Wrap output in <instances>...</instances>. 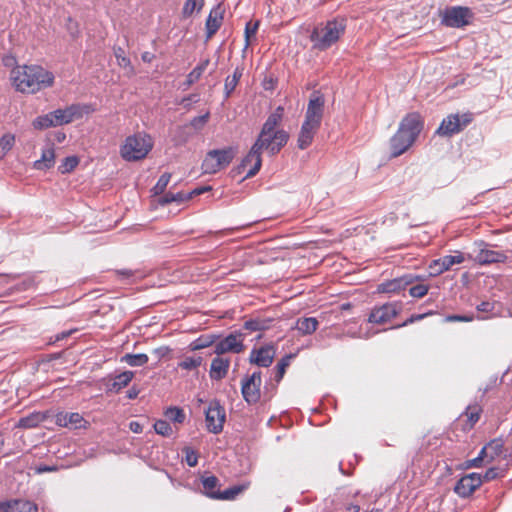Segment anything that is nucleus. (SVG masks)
Here are the masks:
<instances>
[{
  "label": "nucleus",
  "instance_id": "f257e3e1",
  "mask_svg": "<svg viewBox=\"0 0 512 512\" xmlns=\"http://www.w3.org/2000/svg\"><path fill=\"white\" fill-rule=\"evenodd\" d=\"M11 80L17 91L34 94L54 84L52 72L38 65L16 66L11 71Z\"/></svg>",
  "mask_w": 512,
  "mask_h": 512
},
{
  "label": "nucleus",
  "instance_id": "f03ea898",
  "mask_svg": "<svg viewBox=\"0 0 512 512\" xmlns=\"http://www.w3.org/2000/svg\"><path fill=\"white\" fill-rule=\"evenodd\" d=\"M424 127V121L418 112L408 113L399 123V127L389 140L390 155L399 157L408 151Z\"/></svg>",
  "mask_w": 512,
  "mask_h": 512
},
{
  "label": "nucleus",
  "instance_id": "7ed1b4c3",
  "mask_svg": "<svg viewBox=\"0 0 512 512\" xmlns=\"http://www.w3.org/2000/svg\"><path fill=\"white\" fill-rule=\"evenodd\" d=\"M284 115V108L277 107L266 119L262 129L254 142L261 150H266L271 155H275L287 144L289 134L283 129H277Z\"/></svg>",
  "mask_w": 512,
  "mask_h": 512
},
{
  "label": "nucleus",
  "instance_id": "20e7f679",
  "mask_svg": "<svg viewBox=\"0 0 512 512\" xmlns=\"http://www.w3.org/2000/svg\"><path fill=\"white\" fill-rule=\"evenodd\" d=\"M324 105V96L317 91L313 92L307 105L305 119L298 134L297 146L301 150L308 148L312 144L314 136L321 126Z\"/></svg>",
  "mask_w": 512,
  "mask_h": 512
},
{
  "label": "nucleus",
  "instance_id": "39448f33",
  "mask_svg": "<svg viewBox=\"0 0 512 512\" xmlns=\"http://www.w3.org/2000/svg\"><path fill=\"white\" fill-rule=\"evenodd\" d=\"M154 146L152 136L144 131L125 138L120 146V156L127 162H136L147 157Z\"/></svg>",
  "mask_w": 512,
  "mask_h": 512
},
{
  "label": "nucleus",
  "instance_id": "423d86ee",
  "mask_svg": "<svg viewBox=\"0 0 512 512\" xmlns=\"http://www.w3.org/2000/svg\"><path fill=\"white\" fill-rule=\"evenodd\" d=\"M345 29L346 24L343 19H333L317 25L310 35L313 47L321 51L330 48L344 34Z\"/></svg>",
  "mask_w": 512,
  "mask_h": 512
},
{
  "label": "nucleus",
  "instance_id": "0eeeda50",
  "mask_svg": "<svg viewBox=\"0 0 512 512\" xmlns=\"http://www.w3.org/2000/svg\"><path fill=\"white\" fill-rule=\"evenodd\" d=\"M237 154L236 147L214 149L207 152L203 162L202 170L205 174H215L229 166Z\"/></svg>",
  "mask_w": 512,
  "mask_h": 512
},
{
  "label": "nucleus",
  "instance_id": "6e6552de",
  "mask_svg": "<svg viewBox=\"0 0 512 512\" xmlns=\"http://www.w3.org/2000/svg\"><path fill=\"white\" fill-rule=\"evenodd\" d=\"M95 107L92 104H72L65 109H57L51 112L54 125L61 126L69 124L75 119H80L84 115H89L95 112Z\"/></svg>",
  "mask_w": 512,
  "mask_h": 512
},
{
  "label": "nucleus",
  "instance_id": "1a4fd4ad",
  "mask_svg": "<svg viewBox=\"0 0 512 512\" xmlns=\"http://www.w3.org/2000/svg\"><path fill=\"white\" fill-rule=\"evenodd\" d=\"M204 494L216 500H233L245 490V486H233L224 491L219 490V480L216 476H208L202 480Z\"/></svg>",
  "mask_w": 512,
  "mask_h": 512
},
{
  "label": "nucleus",
  "instance_id": "9d476101",
  "mask_svg": "<svg viewBox=\"0 0 512 512\" xmlns=\"http://www.w3.org/2000/svg\"><path fill=\"white\" fill-rule=\"evenodd\" d=\"M473 120L472 113H464L462 115L459 114H451L444 118L436 130V133L441 136H452L461 132L465 127H467Z\"/></svg>",
  "mask_w": 512,
  "mask_h": 512
},
{
  "label": "nucleus",
  "instance_id": "9b49d317",
  "mask_svg": "<svg viewBox=\"0 0 512 512\" xmlns=\"http://www.w3.org/2000/svg\"><path fill=\"white\" fill-rule=\"evenodd\" d=\"M262 373L255 371L241 381V393L248 404H256L261 399Z\"/></svg>",
  "mask_w": 512,
  "mask_h": 512
},
{
  "label": "nucleus",
  "instance_id": "f8f14e48",
  "mask_svg": "<svg viewBox=\"0 0 512 512\" xmlns=\"http://www.w3.org/2000/svg\"><path fill=\"white\" fill-rule=\"evenodd\" d=\"M473 13L468 7H448L442 14V24L452 28H462L470 24Z\"/></svg>",
  "mask_w": 512,
  "mask_h": 512
},
{
  "label": "nucleus",
  "instance_id": "ddd939ff",
  "mask_svg": "<svg viewBox=\"0 0 512 512\" xmlns=\"http://www.w3.org/2000/svg\"><path fill=\"white\" fill-rule=\"evenodd\" d=\"M206 426L209 432L218 434L223 430L225 409L218 401H211L205 412Z\"/></svg>",
  "mask_w": 512,
  "mask_h": 512
},
{
  "label": "nucleus",
  "instance_id": "4468645a",
  "mask_svg": "<svg viewBox=\"0 0 512 512\" xmlns=\"http://www.w3.org/2000/svg\"><path fill=\"white\" fill-rule=\"evenodd\" d=\"M401 311V305L392 302L374 307L368 317V321L373 324L383 325L394 319Z\"/></svg>",
  "mask_w": 512,
  "mask_h": 512
},
{
  "label": "nucleus",
  "instance_id": "2eb2a0df",
  "mask_svg": "<svg viewBox=\"0 0 512 512\" xmlns=\"http://www.w3.org/2000/svg\"><path fill=\"white\" fill-rule=\"evenodd\" d=\"M466 260L464 253L455 251L454 255H445L441 258L431 261L428 268L433 276L440 275L450 270L454 265L462 264Z\"/></svg>",
  "mask_w": 512,
  "mask_h": 512
},
{
  "label": "nucleus",
  "instance_id": "dca6fc26",
  "mask_svg": "<svg viewBox=\"0 0 512 512\" xmlns=\"http://www.w3.org/2000/svg\"><path fill=\"white\" fill-rule=\"evenodd\" d=\"M262 151L253 144L247 155L242 159L238 169L246 172L245 178L255 176L262 166Z\"/></svg>",
  "mask_w": 512,
  "mask_h": 512
},
{
  "label": "nucleus",
  "instance_id": "f3484780",
  "mask_svg": "<svg viewBox=\"0 0 512 512\" xmlns=\"http://www.w3.org/2000/svg\"><path fill=\"white\" fill-rule=\"evenodd\" d=\"M483 483L482 475L479 473H470L460 478L455 487L454 492L462 497H469L478 489Z\"/></svg>",
  "mask_w": 512,
  "mask_h": 512
},
{
  "label": "nucleus",
  "instance_id": "a211bd4d",
  "mask_svg": "<svg viewBox=\"0 0 512 512\" xmlns=\"http://www.w3.org/2000/svg\"><path fill=\"white\" fill-rule=\"evenodd\" d=\"M478 246L479 250L473 260L481 266L504 263L507 260V256L504 252L489 249L488 245L484 242H480Z\"/></svg>",
  "mask_w": 512,
  "mask_h": 512
},
{
  "label": "nucleus",
  "instance_id": "6ab92c4d",
  "mask_svg": "<svg viewBox=\"0 0 512 512\" xmlns=\"http://www.w3.org/2000/svg\"><path fill=\"white\" fill-rule=\"evenodd\" d=\"M245 346L243 344L242 334H229L215 344L214 352L217 355L225 353H241Z\"/></svg>",
  "mask_w": 512,
  "mask_h": 512
},
{
  "label": "nucleus",
  "instance_id": "aec40b11",
  "mask_svg": "<svg viewBox=\"0 0 512 512\" xmlns=\"http://www.w3.org/2000/svg\"><path fill=\"white\" fill-rule=\"evenodd\" d=\"M276 350L273 345H265L260 348L252 349L249 361L259 367H269L275 358Z\"/></svg>",
  "mask_w": 512,
  "mask_h": 512
},
{
  "label": "nucleus",
  "instance_id": "412c9836",
  "mask_svg": "<svg viewBox=\"0 0 512 512\" xmlns=\"http://www.w3.org/2000/svg\"><path fill=\"white\" fill-rule=\"evenodd\" d=\"M55 422L60 427L70 429L87 428L89 425L88 421L77 412H60L56 415Z\"/></svg>",
  "mask_w": 512,
  "mask_h": 512
},
{
  "label": "nucleus",
  "instance_id": "4be33fe9",
  "mask_svg": "<svg viewBox=\"0 0 512 512\" xmlns=\"http://www.w3.org/2000/svg\"><path fill=\"white\" fill-rule=\"evenodd\" d=\"M225 9L221 4L211 9L205 23L206 38L210 39L215 35L223 23Z\"/></svg>",
  "mask_w": 512,
  "mask_h": 512
},
{
  "label": "nucleus",
  "instance_id": "5701e85b",
  "mask_svg": "<svg viewBox=\"0 0 512 512\" xmlns=\"http://www.w3.org/2000/svg\"><path fill=\"white\" fill-rule=\"evenodd\" d=\"M506 451L503 439L494 438L481 449V454H485L487 462H492L497 458L505 459Z\"/></svg>",
  "mask_w": 512,
  "mask_h": 512
},
{
  "label": "nucleus",
  "instance_id": "b1692460",
  "mask_svg": "<svg viewBox=\"0 0 512 512\" xmlns=\"http://www.w3.org/2000/svg\"><path fill=\"white\" fill-rule=\"evenodd\" d=\"M412 282L413 279L410 276L395 278L379 284L377 291L380 293H399L411 285Z\"/></svg>",
  "mask_w": 512,
  "mask_h": 512
},
{
  "label": "nucleus",
  "instance_id": "393cba45",
  "mask_svg": "<svg viewBox=\"0 0 512 512\" xmlns=\"http://www.w3.org/2000/svg\"><path fill=\"white\" fill-rule=\"evenodd\" d=\"M230 367V359L223 357H216L212 360L210 366V378L212 380H222L226 377Z\"/></svg>",
  "mask_w": 512,
  "mask_h": 512
},
{
  "label": "nucleus",
  "instance_id": "a878e982",
  "mask_svg": "<svg viewBox=\"0 0 512 512\" xmlns=\"http://www.w3.org/2000/svg\"><path fill=\"white\" fill-rule=\"evenodd\" d=\"M46 415L41 412H33L25 417H21L16 423V428L32 429L38 427L45 421Z\"/></svg>",
  "mask_w": 512,
  "mask_h": 512
},
{
  "label": "nucleus",
  "instance_id": "bb28decb",
  "mask_svg": "<svg viewBox=\"0 0 512 512\" xmlns=\"http://www.w3.org/2000/svg\"><path fill=\"white\" fill-rule=\"evenodd\" d=\"M55 164V150L53 146H49L42 151L41 158L34 162V168L37 170H47Z\"/></svg>",
  "mask_w": 512,
  "mask_h": 512
},
{
  "label": "nucleus",
  "instance_id": "cd10ccee",
  "mask_svg": "<svg viewBox=\"0 0 512 512\" xmlns=\"http://www.w3.org/2000/svg\"><path fill=\"white\" fill-rule=\"evenodd\" d=\"M134 377V372L132 371H124L117 376L114 377L111 384L108 386V390L111 392L118 393L123 388L129 385Z\"/></svg>",
  "mask_w": 512,
  "mask_h": 512
},
{
  "label": "nucleus",
  "instance_id": "c85d7f7f",
  "mask_svg": "<svg viewBox=\"0 0 512 512\" xmlns=\"http://www.w3.org/2000/svg\"><path fill=\"white\" fill-rule=\"evenodd\" d=\"M209 63H210V59L209 58L201 60L196 65V67L187 75L184 84L187 87H190L191 85L196 83L201 78V76L203 75L205 70L207 69Z\"/></svg>",
  "mask_w": 512,
  "mask_h": 512
},
{
  "label": "nucleus",
  "instance_id": "c756f323",
  "mask_svg": "<svg viewBox=\"0 0 512 512\" xmlns=\"http://www.w3.org/2000/svg\"><path fill=\"white\" fill-rule=\"evenodd\" d=\"M318 324L317 319L314 317L300 318L296 322V328L304 335L312 334L317 330Z\"/></svg>",
  "mask_w": 512,
  "mask_h": 512
},
{
  "label": "nucleus",
  "instance_id": "7c9ffc66",
  "mask_svg": "<svg viewBox=\"0 0 512 512\" xmlns=\"http://www.w3.org/2000/svg\"><path fill=\"white\" fill-rule=\"evenodd\" d=\"M243 71H244V68L238 66L235 68L233 74L231 76H228L225 79L224 88H225L227 96H229L233 92V90L236 88L240 78L243 75Z\"/></svg>",
  "mask_w": 512,
  "mask_h": 512
},
{
  "label": "nucleus",
  "instance_id": "2f4dec72",
  "mask_svg": "<svg viewBox=\"0 0 512 512\" xmlns=\"http://www.w3.org/2000/svg\"><path fill=\"white\" fill-rule=\"evenodd\" d=\"M482 408L478 404L469 405L463 415L467 418L469 428H472L480 419Z\"/></svg>",
  "mask_w": 512,
  "mask_h": 512
},
{
  "label": "nucleus",
  "instance_id": "473e14b6",
  "mask_svg": "<svg viewBox=\"0 0 512 512\" xmlns=\"http://www.w3.org/2000/svg\"><path fill=\"white\" fill-rule=\"evenodd\" d=\"M271 320L268 319H249L245 321L244 328L248 331L255 332V331H264L269 328Z\"/></svg>",
  "mask_w": 512,
  "mask_h": 512
},
{
  "label": "nucleus",
  "instance_id": "72a5a7b5",
  "mask_svg": "<svg viewBox=\"0 0 512 512\" xmlns=\"http://www.w3.org/2000/svg\"><path fill=\"white\" fill-rule=\"evenodd\" d=\"M149 360L147 354L139 353V354H126L122 357V361L127 363L132 367H139L145 365Z\"/></svg>",
  "mask_w": 512,
  "mask_h": 512
},
{
  "label": "nucleus",
  "instance_id": "f704fd0d",
  "mask_svg": "<svg viewBox=\"0 0 512 512\" xmlns=\"http://www.w3.org/2000/svg\"><path fill=\"white\" fill-rule=\"evenodd\" d=\"M113 51L117 64L121 68L128 69L130 73H134V68L131 64L130 59L125 55L124 49L121 47H114Z\"/></svg>",
  "mask_w": 512,
  "mask_h": 512
},
{
  "label": "nucleus",
  "instance_id": "c9c22d12",
  "mask_svg": "<svg viewBox=\"0 0 512 512\" xmlns=\"http://www.w3.org/2000/svg\"><path fill=\"white\" fill-rule=\"evenodd\" d=\"M15 144V136L7 133L0 138V159H3Z\"/></svg>",
  "mask_w": 512,
  "mask_h": 512
},
{
  "label": "nucleus",
  "instance_id": "e433bc0d",
  "mask_svg": "<svg viewBox=\"0 0 512 512\" xmlns=\"http://www.w3.org/2000/svg\"><path fill=\"white\" fill-rule=\"evenodd\" d=\"M202 362L203 358L201 356L186 357L178 363V367L183 370L192 371L200 367Z\"/></svg>",
  "mask_w": 512,
  "mask_h": 512
},
{
  "label": "nucleus",
  "instance_id": "4c0bfd02",
  "mask_svg": "<svg viewBox=\"0 0 512 512\" xmlns=\"http://www.w3.org/2000/svg\"><path fill=\"white\" fill-rule=\"evenodd\" d=\"M32 125L35 129L44 130L50 127H55L51 112L45 115L38 116L33 120Z\"/></svg>",
  "mask_w": 512,
  "mask_h": 512
},
{
  "label": "nucleus",
  "instance_id": "58836bf2",
  "mask_svg": "<svg viewBox=\"0 0 512 512\" xmlns=\"http://www.w3.org/2000/svg\"><path fill=\"white\" fill-rule=\"evenodd\" d=\"M79 164V159L76 156L66 157L62 163L58 166V170L61 174L70 173Z\"/></svg>",
  "mask_w": 512,
  "mask_h": 512
},
{
  "label": "nucleus",
  "instance_id": "ea45409f",
  "mask_svg": "<svg viewBox=\"0 0 512 512\" xmlns=\"http://www.w3.org/2000/svg\"><path fill=\"white\" fill-rule=\"evenodd\" d=\"M290 358L291 356H285L277 363L274 375V380L276 381V383H279L284 377L286 368L290 364Z\"/></svg>",
  "mask_w": 512,
  "mask_h": 512
},
{
  "label": "nucleus",
  "instance_id": "a19ab883",
  "mask_svg": "<svg viewBox=\"0 0 512 512\" xmlns=\"http://www.w3.org/2000/svg\"><path fill=\"white\" fill-rule=\"evenodd\" d=\"M204 5V0H186L182 9L184 17H190L196 9L200 10Z\"/></svg>",
  "mask_w": 512,
  "mask_h": 512
},
{
  "label": "nucleus",
  "instance_id": "79ce46f5",
  "mask_svg": "<svg viewBox=\"0 0 512 512\" xmlns=\"http://www.w3.org/2000/svg\"><path fill=\"white\" fill-rule=\"evenodd\" d=\"M189 200V196L187 193H184V192H178V193H172V192H169V193H166L162 200H161V203L163 204H168V203H172V202H177V203H182V202H185V201H188Z\"/></svg>",
  "mask_w": 512,
  "mask_h": 512
},
{
  "label": "nucleus",
  "instance_id": "37998d69",
  "mask_svg": "<svg viewBox=\"0 0 512 512\" xmlns=\"http://www.w3.org/2000/svg\"><path fill=\"white\" fill-rule=\"evenodd\" d=\"M38 505L27 499H17L16 512H38Z\"/></svg>",
  "mask_w": 512,
  "mask_h": 512
},
{
  "label": "nucleus",
  "instance_id": "c03bdc74",
  "mask_svg": "<svg viewBox=\"0 0 512 512\" xmlns=\"http://www.w3.org/2000/svg\"><path fill=\"white\" fill-rule=\"evenodd\" d=\"M506 474L505 468L491 467L482 476L483 482H489L497 478H502Z\"/></svg>",
  "mask_w": 512,
  "mask_h": 512
},
{
  "label": "nucleus",
  "instance_id": "a18cd8bd",
  "mask_svg": "<svg viewBox=\"0 0 512 512\" xmlns=\"http://www.w3.org/2000/svg\"><path fill=\"white\" fill-rule=\"evenodd\" d=\"M165 416L175 423H182L185 419V414L183 410L177 407H171L167 409L165 412Z\"/></svg>",
  "mask_w": 512,
  "mask_h": 512
},
{
  "label": "nucleus",
  "instance_id": "49530a36",
  "mask_svg": "<svg viewBox=\"0 0 512 512\" xmlns=\"http://www.w3.org/2000/svg\"><path fill=\"white\" fill-rule=\"evenodd\" d=\"M155 432L162 436H170L172 434V427L166 420H158L154 424Z\"/></svg>",
  "mask_w": 512,
  "mask_h": 512
},
{
  "label": "nucleus",
  "instance_id": "de8ad7c7",
  "mask_svg": "<svg viewBox=\"0 0 512 512\" xmlns=\"http://www.w3.org/2000/svg\"><path fill=\"white\" fill-rule=\"evenodd\" d=\"M429 291V286L426 284H416L409 289L410 296L414 298H423Z\"/></svg>",
  "mask_w": 512,
  "mask_h": 512
},
{
  "label": "nucleus",
  "instance_id": "09e8293b",
  "mask_svg": "<svg viewBox=\"0 0 512 512\" xmlns=\"http://www.w3.org/2000/svg\"><path fill=\"white\" fill-rule=\"evenodd\" d=\"M259 27V22H248L245 27V41H246V47L250 44V38L255 36L257 30Z\"/></svg>",
  "mask_w": 512,
  "mask_h": 512
},
{
  "label": "nucleus",
  "instance_id": "8fccbe9b",
  "mask_svg": "<svg viewBox=\"0 0 512 512\" xmlns=\"http://www.w3.org/2000/svg\"><path fill=\"white\" fill-rule=\"evenodd\" d=\"M170 179H171V174L170 173L162 174L160 176V178L158 179L155 187H154L155 193H162V192H164V190L166 189L167 185L170 182Z\"/></svg>",
  "mask_w": 512,
  "mask_h": 512
},
{
  "label": "nucleus",
  "instance_id": "3c124183",
  "mask_svg": "<svg viewBox=\"0 0 512 512\" xmlns=\"http://www.w3.org/2000/svg\"><path fill=\"white\" fill-rule=\"evenodd\" d=\"M209 117H210L209 112H206L204 115L194 117L191 120V126L198 130L202 129L205 126V124L208 122Z\"/></svg>",
  "mask_w": 512,
  "mask_h": 512
},
{
  "label": "nucleus",
  "instance_id": "603ef678",
  "mask_svg": "<svg viewBox=\"0 0 512 512\" xmlns=\"http://www.w3.org/2000/svg\"><path fill=\"white\" fill-rule=\"evenodd\" d=\"M16 503H17V499L0 501V511L1 512H16Z\"/></svg>",
  "mask_w": 512,
  "mask_h": 512
},
{
  "label": "nucleus",
  "instance_id": "864d4df0",
  "mask_svg": "<svg viewBox=\"0 0 512 512\" xmlns=\"http://www.w3.org/2000/svg\"><path fill=\"white\" fill-rule=\"evenodd\" d=\"M185 452H186V462H187V464L190 467H195L197 465V463H198V456H197V454L193 450H191L189 448L185 449Z\"/></svg>",
  "mask_w": 512,
  "mask_h": 512
},
{
  "label": "nucleus",
  "instance_id": "5fc2aeb1",
  "mask_svg": "<svg viewBox=\"0 0 512 512\" xmlns=\"http://www.w3.org/2000/svg\"><path fill=\"white\" fill-rule=\"evenodd\" d=\"M473 319L472 315H449L446 317L447 322H471Z\"/></svg>",
  "mask_w": 512,
  "mask_h": 512
},
{
  "label": "nucleus",
  "instance_id": "6e6d98bb",
  "mask_svg": "<svg viewBox=\"0 0 512 512\" xmlns=\"http://www.w3.org/2000/svg\"><path fill=\"white\" fill-rule=\"evenodd\" d=\"M212 343H213L212 340L206 341V340H203L202 338H198L197 340H195L194 342L191 343V350L203 349V348L210 346Z\"/></svg>",
  "mask_w": 512,
  "mask_h": 512
},
{
  "label": "nucleus",
  "instance_id": "4d7b16f0",
  "mask_svg": "<svg viewBox=\"0 0 512 512\" xmlns=\"http://www.w3.org/2000/svg\"><path fill=\"white\" fill-rule=\"evenodd\" d=\"M485 459H486L485 454H481V451H480L479 455L476 458L467 461V467H480L482 462Z\"/></svg>",
  "mask_w": 512,
  "mask_h": 512
},
{
  "label": "nucleus",
  "instance_id": "13d9d810",
  "mask_svg": "<svg viewBox=\"0 0 512 512\" xmlns=\"http://www.w3.org/2000/svg\"><path fill=\"white\" fill-rule=\"evenodd\" d=\"M211 190V187L210 186H203V187H200V188H196L194 190H192L191 192L187 193L188 196H189V200L192 199L194 196H198V195H201L203 194L204 192L206 191H209Z\"/></svg>",
  "mask_w": 512,
  "mask_h": 512
},
{
  "label": "nucleus",
  "instance_id": "bf43d9fd",
  "mask_svg": "<svg viewBox=\"0 0 512 512\" xmlns=\"http://www.w3.org/2000/svg\"><path fill=\"white\" fill-rule=\"evenodd\" d=\"M494 306L492 303L484 301L477 305V310L480 312H491L493 310Z\"/></svg>",
  "mask_w": 512,
  "mask_h": 512
},
{
  "label": "nucleus",
  "instance_id": "052dcab7",
  "mask_svg": "<svg viewBox=\"0 0 512 512\" xmlns=\"http://www.w3.org/2000/svg\"><path fill=\"white\" fill-rule=\"evenodd\" d=\"M129 429L134 433H141L143 431V426L138 421H131L129 423Z\"/></svg>",
  "mask_w": 512,
  "mask_h": 512
},
{
  "label": "nucleus",
  "instance_id": "680f3d73",
  "mask_svg": "<svg viewBox=\"0 0 512 512\" xmlns=\"http://www.w3.org/2000/svg\"><path fill=\"white\" fill-rule=\"evenodd\" d=\"M117 274L121 277H124V278H130L133 276V272L132 270H129V269H121V270H117Z\"/></svg>",
  "mask_w": 512,
  "mask_h": 512
},
{
  "label": "nucleus",
  "instance_id": "e2e57ef3",
  "mask_svg": "<svg viewBox=\"0 0 512 512\" xmlns=\"http://www.w3.org/2000/svg\"><path fill=\"white\" fill-rule=\"evenodd\" d=\"M154 57H155V56H154L152 53H150V52H144V53H142V55H141V59H142L144 62H146V63H150V62H152V60L154 59Z\"/></svg>",
  "mask_w": 512,
  "mask_h": 512
},
{
  "label": "nucleus",
  "instance_id": "0e129e2a",
  "mask_svg": "<svg viewBox=\"0 0 512 512\" xmlns=\"http://www.w3.org/2000/svg\"><path fill=\"white\" fill-rule=\"evenodd\" d=\"M424 317H425V314L416 315V316H414V315H413V316H411L408 320H406V321L402 324V326L407 325V324H409V323H413V322H414V321H416V320L423 319Z\"/></svg>",
  "mask_w": 512,
  "mask_h": 512
},
{
  "label": "nucleus",
  "instance_id": "69168bd1",
  "mask_svg": "<svg viewBox=\"0 0 512 512\" xmlns=\"http://www.w3.org/2000/svg\"><path fill=\"white\" fill-rule=\"evenodd\" d=\"M347 512H360V507L356 504H350L346 507Z\"/></svg>",
  "mask_w": 512,
  "mask_h": 512
},
{
  "label": "nucleus",
  "instance_id": "338daca9",
  "mask_svg": "<svg viewBox=\"0 0 512 512\" xmlns=\"http://www.w3.org/2000/svg\"><path fill=\"white\" fill-rule=\"evenodd\" d=\"M137 395H138V391L135 390V389H131V390L128 391V395L127 396H128L129 399H134V398L137 397Z\"/></svg>",
  "mask_w": 512,
  "mask_h": 512
},
{
  "label": "nucleus",
  "instance_id": "774afa93",
  "mask_svg": "<svg viewBox=\"0 0 512 512\" xmlns=\"http://www.w3.org/2000/svg\"><path fill=\"white\" fill-rule=\"evenodd\" d=\"M54 470L53 468H50V467H43V468H39V472H45V471H52Z\"/></svg>",
  "mask_w": 512,
  "mask_h": 512
}]
</instances>
